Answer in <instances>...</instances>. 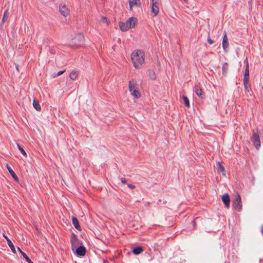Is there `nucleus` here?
<instances>
[{"label": "nucleus", "mask_w": 263, "mask_h": 263, "mask_svg": "<svg viewBox=\"0 0 263 263\" xmlns=\"http://www.w3.org/2000/svg\"><path fill=\"white\" fill-rule=\"evenodd\" d=\"M131 59L136 69L141 68L145 64V53L142 50H136L131 54Z\"/></svg>", "instance_id": "obj_1"}, {"label": "nucleus", "mask_w": 263, "mask_h": 263, "mask_svg": "<svg viewBox=\"0 0 263 263\" xmlns=\"http://www.w3.org/2000/svg\"><path fill=\"white\" fill-rule=\"evenodd\" d=\"M138 20L135 17H129L126 22H120L119 23V26L122 31H127L130 28H134L137 23Z\"/></svg>", "instance_id": "obj_2"}, {"label": "nucleus", "mask_w": 263, "mask_h": 263, "mask_svg": "<svg viewBox=\"0 0 263 263\" xmlns=\"http://www.w3.org/2000/svg\"><path fill=\"white\" fill-rule=\"evenodd\" d=\"M84 41V36L81 33L78 34L72 39L71 45L74 47L80 46Z\"/></svg>", "instance_id": "obj_3"}, {"label": "nucleus", "mask_w": 263, "mask_h": 263, "mask_svg": "<svg viewBox=\"0 0 263 263\" xmlns=\"http://www.w3.org/2000/svg\"><path fill=\"white\" fill-rule=\"evenodd\" d=\"M232 207L238 212L242 210V202L241 197L239 194H237L235 196V198L232 202Z\"/></svg>", "instance_id": "obj_4"}, {"label": "nucleus", "mask_w": 263, "mask_h": 263, "mask_svg": "<svg viewBox=\"0 0 263 263\" xmlns=\"http://www.w3.org/2000/svg\"><path fill=\"white\" fill-rule=\"evenodd\" d=\"M251 141L255 147L258 149L260 146V138L257 131L253 130V134L251 137Z\"/></svg>", "instance_id": "obj_5"}, {"label": "nucleus", "mask_w": 263, "mask_h": 263, "mask_svg": "<svg viewBox=\"0 0 263 263\" xmlns=\"http://www.w3.org/2000/svg\"><path fill=\"white\" fill-rule=\"evenodd\" d=\"M80 241L77 238L76 236L73 235L71 239V249L72 251H74L80 243Z\"/></svg>", "instance_id": "obj_6"}, {"label": "nucleus", "mask_w": 263, "mask_h": 263, "mask_svg": "<svg viewBox=\"0 0 263 263\" xmlns=\"http://www.w3.org/2000/svg\"><path fill=\"white\" fill-rule=\"evenodd\" d=\"M73 252L78 256H84L86 253V249L84 246H81L77 247L75 251Z\"/></svg>", "instance_id": "obj_7"}, {"label": "nucleus", "mask_w": 263, "mask_h": 263, "mask_svg": "<svg viewBox=\"0 0 263 263\" xmlns=\"http://www.w3.org/2000/svg\"><path fill=\"white\" fill-rule=\"evenodd\" d=\"M129 5L130 11L132 10L133 7H140L141 6V1L140 0H129Z\"/></svg>", "instance_id": "obj_8"}, {"label": "nucleus", "mask_w": 263, "mask_h": 263, "mask_svg": "<svg viewBox=\"0 0 263 263\" xmlns=\"http://www.w3.org/2000/svg\"><path fill=\"white\" fill-rule=\"evenodd\" d=\"M59 11L61 14L64 16H67L70 12L69 9L65 5H62L59 6Z\"/></svg>", "instance_id": "obj_9"}, {"label": "nucleus", "mask_w": 263, "mask_h": 263, "mask_svg": "<svg viewBox=\"0 0 263 263\" xmlns=\"http://www.w3.org/2000/svg\"><path fill=\"white\" fill-rule=\"evenodd\" d=\"M222 200L225 206L229 208L230 206V197L228 194H224L222 196Z\"/></svg>", "instance_id": "obj_10"}, {"label": "nucleus", "mask_w": 263, "mask_h": 263, "mask_svg": "<svg viewBox=\"0 0 263 263\" xmlns=\"http://www.w3.org/2000/svg\"><path fill=\"white\" fill-rule=\"evenodd\" d=\"M229 43L228 39L227 36V33L224 32V35L223 37L222 40V47L224 51H226L227 49L228 48Z\"/></svg>", "instance_id": "obj_11"}, {"label": "nucleus", "mask_w": 263, "mask_h": 263, "mask_svg": "<svg viewBox=\"0 0 263 263\" xmlns=\"http://www.w3.org/2000/svg\"><path fill=\"white\" fill-rule=\"evenodd\" d=\"M3 237L6 239V240L7 241V243H8V245L9 246V247L10 248L11 251L13 253H15V247H14V245H13L12 242H11V241L4 234H3Z\"/></svg>", "instance_id": "obj_12"}, {"label": "nucleus", "mask_w": 263, "mask_h": 263, "mask_svg": "<svg viewBox=\"0 0 263 263\" xmlns=\"http://www.w3.org/2000/svg\"><path fill=\"white\" fill-rule=\"evenodd\" d=\"M72 224H73L75 228L77 229V230L80 231L81 230V228L79 223V221H78L77 218L75 217H72Z\"/></svg>", "instance_id": "obj_13"}, {"label": "nucleus", "mask_w": 263, "mask_h": 263, "mask_svg": "<svg viewBox=\"0 0 263 263\" xmlns=\"http://www.w3.org/2000/svg\"><path fill=\"white\" fill-rule=\"evenodd\" d=\"M137 85V82L135 80H131L129 82L128 88L129 91L136 89V86Z\"/></svg>", "instance_id": "obj_14"}, {"label": "nucleus", "mask_w": 263, "mask_h": 263, "mask_svg": "<svg viewBox=\"0 0 263 263\" xmlns=\"http://www.w3.org/2000/svg\"><path fill=\"white\" fill-rule=\"evenodd\" d=\"M159 11V5H152V12L154 14V16H156Z\"/></svg>", "instance_id": "obj_15"}, {"label": "nucleus", "mask_w": 263, "mask_h": 263, "mask_svg": "<svg viewBox=\"0 0 263 263\" xmlns=\"http://www.w3.org/2000/svg\"><path fill=\"white\" fill-rule=\"evenodd\" d=\"M195 92L200 98L202 99L204 97V93L200 88L197 87L195 89Z\"/></svg>", "instance_id": "obj_16"}, {"label": "nucleus", "mask_w": 263, "mask_h": 263, "mask_svg": "<svg viewBox=\"0 0 263 263\" xmlns=\"http://www.w3.org/2000/svg\"><path fill=\"white\" fill-rule=\"evenodd\" d=\"M249 67L248 66H246L245 75L243 78V81H245L247 83V81H249Z\"/></svg>", "instance_id": "obj_17"}, {"label": "nucleus", "mask_w": 263, "mask_h": 263, "mask_svg": "<svg viewBox=\"0 0 263 263\" xmlns=\"http://www.w3.org/2000/svg\"><path fill=\"white\" fill-rule=\"evenodd\" d=\"M79 75V72L77 71L72 70L70 74H69V78L70 79L74 80H76Z\"/></svg>", "instance_id": "obj_18"}, {"label": "nucleus", "mask_w": 263, "mask_h": 263, "mask_svg": "<svg viewBox=\"0 0 263 263\" xmlns=\"http://www.w3.org/2000/svg\"><path fill=\"white\" fill-rule=\"evenodd\" d=\"M7 168L10 173V174L11 175L12 177L16 180L18 181V177H17L16 175L14 173V172L11 169V168L8 165H7Z\"/></svg>", "instance_id": "obj_19"}, {"label": "nucleus", "mask_w": 263, "mask_h": 263, "mask_svg": "<svg viewBox=\"0 0 263 263\" xmlns=\"http://www.w3.org/2000/svg\"><path fill=\"white\" fill-rule=\"evenodd\" d=\"M131 95L134 96L135 98H139L141 97V93L140 92L136 89H134L132 90V91H130Z\"/></svg>", "instance_id": "obj_20"}, {"label": "nucleus", "mask_w": 263, "mask_h": 263, "mask_svg": "<svg viewBox=\"0 0 263 263\" xmlns=\"http://www.w3.org/2000/svg\"><path fill=\"white\" fill-rule=\"evenodd\" d=\"M147 74L152 80H155L156 76L154 70L149 69L147 70Z\"/></svg>", "instance_id": "obj_21"}, {"label": "nucleus", "mask_w": 263, "mask_h": 263, "mask_svg": "<svg viewBox=\"0 0 263 263\" xmlns=\"http://www.w3.org/2000/svg\"><path fill=\"white\" fill-rule=\"evenodd\" d=\"M33 106L36 110L39 111L41 109L38 101H37L36 99H34L33 100Z\"/></svg>", "instance_id": "obj_22"}, {"label": "nucleus", "mask_w": 263, "mask_h": 263, "mask_svg": "<svg viewBox=\"0 0 263 263\" xmlns=\"http://www.w3.org/2000/svg\"><path fill=\"white\" fill-rule=\"evenodd\" d=\"M143 249L142 247H136L133 249V253L136 255H138L143 252Z\"/></svg>", "instance_id": "obj_23"}, {"label": "nucleus", "mask_w": 263, "mask_h": 263, "mask_svg": "<svg viewBox=\"0 0 263 263\" xmlns=\"http://www.w3.org/2000/svg\"><path fill=\"white\" fill-rule=\"evenodd\" d=\"M9 13L8 12V10H7L4 12V16L2 19V23H4L5 21V20H7L9 17Z\"/></svg>", "instance_id": "obj_24"}, {"label": "nucleus", "mask_w": 263, "mask_h": 263, "mask_svg": "<svg viewBox=\"0 0 263 263\" xmlns=\"http://www.w3.org/2000/svg\"><path fill=\"white\" fill-rule=\"evenodd\" d=\"M228 69V64L227 63H224L222 65V72L223 74L227 73Z\"/></svg>", "instance_id": "obj_25"}, {"label": "nucleus", "mask_w": 263, "mask_h": 263, "mask_svg": "<svg viewBox=\"0 0 263 263\" xmlns=\"http://www.w3.org/2000/svg\"><path fill=\"white\" fill-rule=\"evenodd\" d=\"M182 99L184 101L185 105L186 107H189L190 106V102H189V100L187 97L185 96H183L182 97Z\"/></svg>", "instance_id": "obj_26"}, {"label": "nucleus", "mask_w": 263, "mask_h": 263, "mask_svg": "<svg viewBox=\"0 0 263 263\" xmlns=\"http://www.w3.org/2000/svg\"><path fill=\"white\" fill-rule=\"evenodd\" d=\"M17 144V146L18 148V149L20 151L21 153L25 156V157H27V154L25 152V151H24V149L20 146V145L18 143L16 144Z\"/></svg>", "instance_id": "obj_27"}, {"label": "nucleus", "mask_w": 263, "mask_h": 263, "mask_svg": "<svg viewBox=\"0 0 263 263\" xmlns=\"http://www.w3.org/2000/svg\"><path fill=\"white\" fill-rule=\"evenodd\" d=\"M217 167H218V171L219 172H222V173L224 172V168L223 166H222L221 164L219 162H218V163H217Z\"/></svg>", "instance_id": "obj_28"}, {"label": "nucleus", "mask_w": 263, "mask_h": 263, "mask_svg": "<svg viewBox=\"0 0 263 263\" xmlns=\"http://www.w3.org/2000/svg\"><path fill=\"white\" fill-rule=\"evenodd\" d=\"M243 85H244L246 91L249 92V90L250 89V86L249 85V81H247V83H246L245 81H243Z\"/></svg>", "instance_id": "obj_29"}, {"label": "nucleus", "mask_w": 263, "mask_h": 263, "mask_svg": "<svg viewBox=\"0 0 263 263\" xmlns=\"http://www.w3.org/2000/svg\"><path fill=\"white\" fill-rule=\"evenodd\" d=\"M101 21L103 23L107 24H108L109 23L108 19L107 17H104V16H102L101 17Z\"/></svg>", "instance_id": "obj_30"}, {"label": "nucleus", "mask_w": 263, "mask_h": 263, "mask_svg": "<svg viewBox=\"0 0 263 263\" xmlns=\"http://www.w3.org/2000/svg\"><path fill=\"white\" fill-rule=\"evenodd\" d=\"M152 5H159V0H152Z\"/></svg>", "instance_id": "obj_31"}, {"label": "nucleus", "mask_w": 263, "mask_h": 263, "mask_svg": "<svg viewBox=\"0 0 263 263\" xmlns=\"http://www.w3.org/2000/svg\"><path fill=\"white\" fill-rule=\"evenodd\" d=\"M120 180L123 184H127V180L124 178H120Z\"/></svg>", "instance_id": "obj_32"}, {"label": "nucleus", "mask_w": 263, "mask_h": 263, "mask_svg": "<svg viewBox=\"0 0 263 263\" xmlns=\"http://www.w3.org/2000/svg\"><path fill=\"white\" fill-rule=\"evenodd\" d=\"M127 185L129 188L130 189H134L135 188V185L132 184H127Z\"/></svg>", "instance_id": "obj_33"}, {"label": "nucleus", "mask_w": 263, "mask_h": 263, "mask_svg": "<svg viewBox=\"0 0 263 263\" xmlns=\"http://www.w3.org/2000/svg\"><path fill=\"white\" fill-rule=\"evenodd\" d=\"M65 71V70H62V71H59L58 73H57V76H61L62 74H63L64 72Z\"/></svg>", "instance_id": "obj_34"}, {"label": "nucleus", "mask_w": 263, "mask_h": 263, "mask_svg": "<svg viewBox=\"0 0 263 263\" xmlns=\"http://www.w3.org/2000/svg\"><path fill=\"white\" fill-rule=\"evenodd\" d=\"M208 42L210 44H212L213 43V41L210 37L208 38Z\"/></svg>", "instance_id": "obj_35"}, {"label": "nucleus", "mask_w": 263, "mask_h": 263, "mask_svg": "<svg viewBox=\"0 0 263 263\" xmlns=\"http://www.w3.org/2000/svg\"><path fill=\"white\" fill-rule=\"evenodd\" d=\"M245 62L246 63V66H248L249 67V63L247 58H246Z\"/></svg>", "instance_id": "obj_36"}, {"label": "nucleus", "mask_w": 263, "mask_h": 263, "mask_svg": "<svg viewBox=\"0 0 263 263\" xmlns=\"http://www.w3.org/2000/svg\"><path fill=\"white\" fill-rule=\"evenodd\" d=\"M17 250L20 252V253H21V251H22L21 249L20 248H17Z\"/></svg>", "instance_id": "obj_37"}]
</instances>
